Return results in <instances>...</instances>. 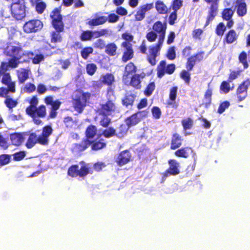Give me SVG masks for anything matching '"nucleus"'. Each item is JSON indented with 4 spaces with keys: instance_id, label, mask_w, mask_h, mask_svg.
I'll use <instances>...</instances> for the list:
<instances>
[{
    "instance_id": "8fccbe9b",
    "label": "nucleus",
    "mask_w": 250,
    "mask_h": 250,
    "mask_svg": "<svg viewBox=\"0 0 250 250\" xmlns=\"http://www.w3.org/2000/svg\"><path fill=\"white\" fill-rule=\"evenodd\" d=\"M228 80L227 81H223L220 85V90L222 92L226 94L230 90V85Z\"/></svg>"
},
{
    "instance_id": "c03bdc74",
    "label": "nucleus",
    "mask_w": 250,
    "mask_h": 250,
    "mask_svg": "<svg viewBox=\"0 0 250 250\" xmlns=\"http://www.w3.org/2000/svg\"><path fill=\"white\" fill-rule=\"evenodd\" d=\"M115 162L119 166H123L125 164V150L121 151L119 153L116 158Z\"/></svg>"
},
{
    "instance_id": "49530a36",
    "label": "nucleus",
    "mask_w": 250,
    "mask_h": 250,
    "mask_svg": "<svg viewBox=\"0 0 250 250\" xmlns=\"http://www.w3.org/2000/svg\"><path fill=\"white\" fill-rule=\"evenodd\" d=\"M128 126H132L136 125L139 122L137 114H134L126 119Z\"/></svg>"
},
{
    "instance_id": "09e8293b",
    "label": "nucleus",
    "mask_w": 250,
    "mask_h": 250,
    "mask_svg": "<svg viewBox=\"0 0 250 250\" xmlns=\"http://www.w3.org/2000/svg\"><path fill=\"white\" fill-rule=\"evenodd\" d=\"M137 68L133 63L129 62L126 65V76L135 74Z\"/></svg>"
},
{
    "instance_id": "423d86ee",
    "label": "nucleus",
    "mask_w": 250,
    "mask_h": 250,
    "mask_svg": "<svg viewBox=\"0 0 250 250\" xmlns=\"http://www.w3.org/2000/svg\"><path fill=\"white\" fill-rule=\"evenodd\" d=\"M26 114L32 118L34 124L41 125L43 124V122L40 118H44L46 117V108L44 105L42 104L32 109Z\"/></svg>"
},
{
    "instance_id": "69168bd1",
    "label": "nucleus",
    "mask_w": 250,
    "mask_h": 250,
    "mask_svg": "<svg viewBox=\"0 0 250 250\" xmlns=\"http://www.w3.org/2000/svg\"><path fill=\"white\" fill-rule=\"evenodd\" d=\"M93 46L95 48L102 49L105 47L106 45L103 40L99 39L94 43Z\"/></svg>"
},
{
    "instance_id": "7ed1b4c3",
    "label": "nucleus",
    "mask_w": 250,
    "mask_h": 250,
    "mask_svg": "<svg viewBox=\"0 0 250 250\" xmlns=\"http://www.w3.org/2000/svg\"><path fill=\"white\" fill-rule=\"evenodd\" d=\"M80 164L83 165L80 169L78 165H73L68 168L67 175L69 176L72 178L79 176L83 178L88 174H92L93 173L91 168L88 167L83 161H81Z\"/></svg>"
},
{
    "instance_id": "c85d7f7f",
    "label": "nucleus",
    "mask_w": 250,
    "mask_h": 250,
    "mask_svg": "<svg viewBox=\"0 0 250 250\" xmlns=\"http://www.w3.org/2000/svg\"><path fill=\"white\" fill-rule=\"evenodd\" d=\"M155 8L160 14H166L168 12L167 6L165 4L163 1L158 0L155 2Z\"/></svg>"
},
{
    "instance_id": "b1692460",
    "label": "nucleus",
    "mask_w": 250,
    "mask_h": 250,
    "mask_svg": "<svg viewBox=\"0 0 250 250\" xmlns=\"http://www.w3.org/2000/svg\"><path fill=\"white\" fill-rule=\"evenodd\" d=\"M10 139L12 145L19 146L24 140L23 136L21 133H14L10 135Z\"/></svg>"
},
{
    "instance_id": "6e6552de",
    "label": "nucleus",
    "mask_w": 250,
    "mask_h": 250,
    "mask_svg": "<svg viewBox=\"0 0 250 250\" xmlns=\"http://www.w3.org/2000/svg\"><path fill=\"white\" fill-rule=\"evenodd\" d=\"M176 69V66L174 63L167 64L165 60L161 61L157 65L156 71L157 77L161 79L167 74H172Z\"/></svg>"
},
{
    "instance_id": "6e6d98bb",
    "label": "nucleus",
    "mask_w": 250,
    "mask_h": 250,
    "mask_svg": "<svg viewBox=\"0 0 250 250\" xmlns=\"http://www.w3.org/2000/svg\"><path fill=\"white\" fill-rule=\"evenodd\" d=\"M196 61L194 59V57L190 56L188 57L186 63V67L188 71L192 70L196 63Z\"/></svg>"
},
{
    "instance_id": "58836bf2",
    "label": "nucleus",
    "mask_w": 250,
    "mask_h": 250,
    "mask_svg": "<svg viewBox=\"0 0 250 250\" xmlns=\"http://www.w3.org/2000/svg\"><path fill=\"white\" fill-rule=\"evenodd\" d=\"M190 71H188L187 70H182L180 73V78L183 80L185 83L189 84L190 81V73H189Z\"/></svg>"
},
{
    "instance_id": "ddd939ff",
    "label": "nucleus",
    "mask_w": 250,
    "mask_h": 250,
    "mask_svg": "<svg viewBox=\"0 0 250 250\" xmlns=\"http://www.w3.org/2000/svg\"><path fill=\"white\" fill-rule=\"evenodd\" d=\"M44 102L46 105L51 106V109L49 113L48 119L55 118L57 116V110L61 105V102L59 100L53 101V97L52 96H47L44 99Z\"/></svg>"
},
{
    "instance_id": "5701e85b",
    "label": "nucleus",
    "mask_w": 250,
    "mask_h": 250,
    "mask_svg": "<svg viewBox=\"0 0 250 250\" xmlns=\"http://www.w3.org/2000/svg\"><path fill=\"white\" fill-rule=\"evenodd\" d=\"M64 26H63V29L62 31H59L57 29H55V31H52L50 35V42L52 43L61 42L62 41V38L61 34V32H63L64 30Z\"/></svg>"
},
{
    "instance_id": "72a5a7b5",
    "label": "nucleus",
    "mask_w": 250,
    "mask_h": 250,
    "mask_svg": "<svg viewBox=\"0 0 250 250\" xmlns=\"http://www.w3.org/2000/svg\"><path fill=\"white\" fill-rule=\"evenodd\" d=\"M105 48V52L107 54L111 56L115 55L117 47L114 43L107 44Z\"/></svg>"
},
{
    "instance_id": "39448f33",
    "label": "nucleus",
    "mask_w": 250,
    "mask_h": 250,
    "mask_svg": "<svg viewBox=\"0 0 250 250\" xmlns=\"http://www.w3.org/2000/svg\"><path fill=\"white\" fill-rule=\"evenodd\" d=\"M1 82L7 87H0V97H6L7 94H9L10 93L16 92V83L12 81L9 73H4Z\"/></svg>"
},
{
    "instance_id": "774afa93",
    "label": "nucleus",
    "mask_w": 250,
    "mask_h": 250,
    "mask_svg": "<svg viewBox=\"0 0 250 250\" xmlns=\"http://www.w3.org/2000/svg\"><path fill=\"white\" fill-rule=\"evenodd\" d=\"M152 114L153 117L156 119H159L161 115V111L159 107L157 106H154L151 109Z\"/></svg>"
},
{
    "instance_id": "680f3d73",
    "label": "nucleus",
    "mask_w": 250,
    "mask_h": 250,
    "mask_svg": "<svg viewBox=\"0 0 250 250\" xmlns=\"http://www.w3.org/2000/svg\"><path fill=\"white\" fill-rule=\"evenodd\" d=\"M155 83L154 82H151L149 83L146 88L145 90V94L147 96H149L151 95L153 92V91L155 89Z\"/></svg>"
},
{
    "instance_id": "9d476101",
    "label": "nucleus",
    "mask_w": 250,
    "mask_h": 250,
    "mask_svg": "<svg viewBox=\"0 0 250 250\" xmlns=\"http://www.w3.org/2000/svg\"><path fill=\"white\" fill-rule=\"evenodd\" d=\"M43 26V24L41 20L34 19L24 23L23 30L27 34L36 33L41 30Z\"/></svg>"
},
{
    "instance_id": "0eeeda50",
    "label": "nucleus",
    "mask_w": 250,
    "mask_h": 250,
    "mask_svg": "<svg viewBox=\"0 0 250 250\" xmlns=\"http://www.w3.org/2000/svg\"><path fill=\"white\" fill-rule=\"evenodd\" d=\"M89 92L83 93L81 96H77L72 101L73 107L75 111L81 113L86 105L87 100L90 97Z\"/></svg>"
},
{
    "instance_id": "c756f323",
    "label": "nucleus",
    "mask_w": 250,
    "mask_h": 250,
    "mask_svg": "<svg viewBox=\"0 0 250 250\" xmlns=\"http://www.w3.org/2000/svg\"><path fill=\"white\" fill-rule=\"evenodd\" d=\"M167 29L166 23L163 24L160 21H156L153 26V29L157 33H166Z\"/></svg>"
},
{
    "instance_id": "7c9ffc66",
    "label": "nucleus",
    "mask_w": 250,
    "mask_h": 250,
    "mask_svg": "<svg viewBox=\"0 0 250 250\" xmlns=\"http://www.w3.org/2000/svg\"><path fill=\"white\" fill-rule=\"evenodd\" d=\"M102 82L103 84L111 86L115 81L114 76L111 73H107L102 76Z\"/></svg>"
},
{
    "instance_id": "4c0bfd02",
    "label": "nucleus",
    "mask_w": 250,
    "mask_h": 250,
    "mask_svg": "<svg viewBox=\"0 0 250 250\" xmlns=\"http://www.w3.org/2000/svg\"><path fill=\"white\" fill-rule=\"evenodd\" d=\"M181 123L184 130L190 129L193 125V121L189 117L182 120Z\"/></svg>"
},
{
    "instance_id": "f704fd0d",
    "label": "nucleus",
    "mask_w": 250,
    "mask_h": 250,
    "mask_svg": "<svg viewBox=\"0 0 250 250\" xmlns=\"http://www.w3.org/2000/svg\"><path fill=\"white\" fill-rule=\"evenodd\" d=\"M247 12V4L245 2L238 4L237 8V14L239 17L245 16Z\"/></svg>"
},
{
    "instance_id": "dca6fc26",
    "label": "nucleus",
    "mask_w": 250,
    "mask_h": 250,
    "mask_svg": "<svg viewBox=\"0 0 250 250\" xmlns=\"http://www.w3.org/2000/svg\"><path fill=\"white\" fill-rule=\"evenodd\" d=\"M250 82L249 80L243 81L237 88L236 95L238 102H241L245 99L248 95V89Z\"/></svg>"
},
{
    "instance_id": "aec40b11",
    "label": "nucleus",
    "mask_w": 250,
    "mask_h": 250,
    "mask_svg": "<svg viewBox=\"0 0 250 250\" xmlns=\"http://www.w3.org/2000/svg\"><path fill=\"white\" fill-rule=\"evenodd\" d=\"M238 36L239 35L236 33L235 30L230 29L225 34L223 42L227 44H231L237 41Z\"/></svg>"
},
{
    "instance_id": "1a4fd4ad",
    "label": "nucleus",
    "mask_w": 250,
    "mask_h": 250,
    "mask_svg": "<svg viewBox=\"0 0 250 250\" xmlns=\"http://www.w3.org/2000/svg\"><path fill=\"white\" fill-rule=\"evenodd\" d=\"M204 1L207 4H210L208 15L206 18V22L204 25L205 27H206L217 16L220 0H204Z\"/></svg>"
},
{
    "instance_id": "e433bc0d",
    "label": "nucleus",
    "mask_w": 250,
    "mask_h": 250,
    "mask_svg": "<svg viewBox=\"0 0 250 250\" xmlns=\"http://www.w3.org/2000/svg\"><path fill=\"white\" fill-rule=\"evenodd\" d=\"M247 59V54L245 51H243L239 54L238 56L239 61L242 63L244 69L248 68L249 66Z\"/></svg>"
},
{
    "instance_id": "20e7f679",
    "label": "nucleus",
    "mask_w": 250,
    "mask_h": 250,
    "mask_svg": "<svg viewBox=\"0 0 250 250\" xmlns=\"http://www.w3.org/2000/svg\"><path fill=\"white\" fill-rule=\"evenodd\" d=\"M25 4V0H13L10 11L12 17L16 20H22L26 17Z\"/></svg>"
},
{
    "instance_id": "4468645a",
    "label": "nucleus",
    "mask_w": 250,
    "mask_h": 250,
    "mask_svg": "<svg viewBox=\"0 0 250 250\" xmlns=\"http://www.w3.org/2000/svg\"><path fill=\"white\" fill-rule=\"evenodd\" d=\"M108 30L106 29H102L100 30H85L82 32L80 39L82 41H90L92 38H97L106 34Z\"/></svg>"
},
{
    "instance_id": "a18cd8bd",
    "label": "nucleus",
    "mask_w": 250,
    "mask_h": 250,
    "mask_svg": "<svg viewBox=\"0 0 250 250\" xmlns=\"http://www.w3.org/2000/svg\"><path fill=\"white\" fill-rule=\"evenodd\" d=\"M93 52V49L92 47H85L83 48L81 52V56L84 60H86L89 55L92 54Z\"/></svg>"
},
{
    "instance_id": "4d7b16f0",
    "label": "nucleus",
    "mask_w": 250,
    "mask_h": 250,
    "mask_svg": "<svg viewBox=\"0 0 250 250\" xmlns=\"http://www.w3.org/2000/svg\"><path fill=\"white\" fill-rule=\"evenodd\" d=\"M133 53L131 44L126 42V61L133 58Z\"/></svg>"
},
{
    "instance_id": "2eb2a0df",
    "label": "nucleus",
    "mask_w": 250,
    "mask_h": 250,
    "mask_svg": "<svg viewBox=\"0 0 250 250\" xmlns=\"http://www.w3.org/2000/svg\"><path fill=\"white\" fill-rule=\"evenodd\" d=\"M169 167L162 174L163 179L165 180L170 176H175L180 172V163L175 159H169L168 161Z\"/></svg>"
},
{
    "instance_id": "2f4dec72",
    "label": "nucleus",
    "mask_w": 250,
    "mask_h": 250,
    "mask_svg": "<svg viewBox=\"0 0 250 250\" xmlns=\"http://www.w3.org/2000/svg\"><path fill=\"white\" fill-rule=\"evenodd\" d=\"M129 84L136 89H140L141 87L140 75L139 74L133 75L131 77Z\"/></svg>"
},
{
    "instance_id": "e2e57ef3",
    "label": "nucleus",
    "mask_w": 250,
    "mask_h": 250,
    "mask_svg": "<svg viewBox=\"0 0 250 250\" xmlns=\"http://www.w3.org/2000/svg\"><path fill=\"white\" fill-rule=\"evenodd\" d=\"M44 59V56L42 54H36L35 56L34 55L31 57L30 60H32V63L33 64H39L42 61H43Z\"/></svg>"
},
{
    "instance_id": "de8ad7c7",
    "label": "nucleus",
    "mask_w": 250,
    "mask_h": 250,
    "mask_svg": "<svg viewBox=\"0 0 250 250\" xmlns=\"http://www.w3.org/2000/svg\"><path fill=\"white\" fill-rule=\"evenodd\" d=\"M183 0H173L170 5V8L174 11L177 12L183 6Z\"/></svg>"
},
{
    "instance_id": "f03ea898",
    "label": "nucleus",
    "mask_w": 250,
    "mask_h": 250,
    "mask_svg": "<svg viewBox=\"0 0 250 250\" xmlns=\"http://www.w3.org/2000/svg\"><path fill=\"white\" fill-rule=\"evenodd\" d=\"M15 43L17 44L16 46L11 43L8 44L6 47L7 55L20 59L22 62H29L34 53L30 51L24 50L20 42Z\"/></svg>"
},
{
    "instance_id": "ea45409f",
    "label": "nucleus",
    "mask_w": 250,
    "mask_h": 250,
    "mask_svg": "<svg viewBox=\"0 0 250 250\" xmlns=\"http://www.w3.org/2000/svg\"><path fill=\"white\" fill-rule=\"evenodd\" d=\"M30 105L28 106L25 109L26 113L28 111H30L32 109L37 107L38 104V100L36 96H33L30 99L29 102Z\"/></svg>"
},
{
    "instance_id": "79ce46f5",
    "label": "nucleus",
    "mask_w": 250,
    "mask_h": 250,
    "mask_svg": "<svg viewBox=\"0 0 250 250\" xmlns=\"http://www.w3.org/2000/svg\"><path fill=\"white\" fill-rule=\"evenodd\" d=\"M226 30V26L222 22H219L215 28V33L218 36H222Z\"/></svg>"
},
{
    "instance_id": "a211bd4d",
    "label": "nucleus",
    "mask_w": 250,
    "mask_h": 250,
    "mask_svg": "<svg viewBox=\"0 0 250 250\" xmlns=\"http://www.w3.org/2000/svg\"><path fill=\"white\" fill-rule=\"evenodd\" d=\"M90 140L87 138H83L82 141L79 143H75L73 146V150L78 153H81L90 146Z\"/></svg>"
},
{
    "instance_id": "a878e982",
    "label": "nucleus",
    "mask_w": 250,
    "mask_h": 250,
    "mask_svg": "<svg viewBox=\"0 0 250 250\" xmlns=\"http://www.w3.org/2000/svg\"><path fill=\"white\" fill-rule=\"evenodd\" d=\"M107 19L104 16L98 17L95 19L90 20L87 23L90 26H98L104 24L107 21Z\"/></svg>"
},
{
    "instance_id": "412c9836",
    "label": "nucleus",
    "mask_w": 250,
    "mask_h": 250,
    "mask_svg": "<svg viewBox=\"0 0 250 250\" xmlns=\"http://www.w3.org/2000/svg\"><path fill=\"white\" fill-rule=\"evenodd\" d=\"M193 152V149L189 146L182 147L174 152V155L177 157L188 158Z\"/></svg>"
},
{
    "instance_id": "0e129e2a",
    "label": "nucleus",
    "mask_w": 250,
    "mask_h": 250,
    "mask_svg": "<svg viewBox=\"0 0 250 250\" xmlns=\"http://www.w3.org/2000/svg\"><path fill=\"white\" fill-rule=\"evenodd\" d=\"M103 118L100 121V125L104 127H107L111 123V119L108 116H103Z\"/></svg>"
},
{
    "instance_id": "6ab92c4d",
    "label": "nucleus",
    "mask_w": 250,
    "mask_h": 250,
    "mask_svg": "<svg viewBox=\"0 0 250 250\" xmlns=\"http://www.w3.org/2000/svg\"><path fill=\"white\" fill-rule=\"evenodd\" d=\"M183 141L182 136L177 133H173L171 136L170 149L175 150L179 148L182 145Z\"/></svg>"
},
{
    "instance_id": "cd10ccee",
    "label": "nucleus",
    "mask_w": 250,
    "mask_h": 250,
    "mask_svg": "<svg viewBox=\"0 0 250 250\" xmlns=\"http://www.w3.org/2000/svg\"><path fill=\"white\" fill-rule=\"evenodd\" d=\"M212 95V90L211 88H208L206 91L203 99V105L205 107L208 108L211 104Z\"/></svg>"
},
{
    "instance_id": "864d4df0",
    "label": "nucleus",
    "mask_w": 250,
    "mask_h": 250,
    "mask_svg": "<svg viewBox=\"0 0 250 250\" xmlns=\"http://www.w3.org/2000/svg\"><path fill=\"white\" fill-rule=\"evenodd\" d=\"M97 67L94 63H88L86 65V70L87 73L90 75L92 76L96 71Z\"/></svg>"
},
{
    "instance_id": "473e14b6",
    "label": "nucleus",
    "mask_w": 250,
    "mask_h": 250,
    "mask_svg": "<svg viewBox=\"0 0 250 250\" xmlns=\"http://www.w3.org/2000/svg\"><path fill=\"white\" fill-rule=\"evenodd\" d=\"M1 98H6L4 101V104L9 109H12L16 107L18 104V102L17 100H14L10 98L8 94H7L6 97H0Z\"/></svg>"
},
{
    "instance_id": "603ef678",
    "label": "nucleus",
    "mask_w": 250,
    "mask_h": 250,
    "mask_svg": "<svg viewBox=\"0 0 250 250\" xmlns=\"http://www.w3.org/2000/svg\"><path fill=\"white\" fill-rule=\"evenodd\" d=\"M26 153L25 151H20L15 152L13 154V160L15 161H20L22 160L26 156Z\"/></svg>"
},
{
    "instance_id": "f3484780",
    "label": "nucleus",
    "mask_w": 250,
    "mask_h": 250,
    "mask_svg": "<svg viewBox=\"0 0 250 250\" xmlns=\"http://www.w3.org/2000/svg\"><path fill=\"white\" fill-rule=\"evenodd\" d=\"M153 7V3H147L140 6L135 15V20L137 21L143 20L145 17L146 12L151 9Z\"/></svg>"
},
{
    "instance_id": "13d9d810",
    "label": "nucleus",
    "mask_w": 250,
    "mask_h": 250,
    "mask_svg": "<svg viewBox=\"0 0 250 250\" xmlns=\"http://www.w3.org/2000/svg\"><path fill=\"white\" fill-rule=\"evenodd\" d=\"M230 106V103L228 101H225L220 103L218 110L217 112L219 114L223 113L225 110Z\"/></svg>"
},
{
    "instance_id": "4be33fe9",
    "label": "nucleus",
    "mask_w": 250,
    "mask_h": 250,
    "mask_svg": "<svg viewBox=\"0 0 250 250\" xmlns=\"http://www.w3.org/2000/svg\"><path fill=\"white\" fill-rule=\"evenodd\" d=\"M90 143L91 150L93 151H98L105 148L106 146L105 140L102 138L97 139L92 141L90 140Z\"/></svg>"
},
{
    "instance_id": "f257e3e1",
    "label": "nucleus",
    "mask_w": 250,
    "mask_h": 250,
    "mask_svg": "<svg viewBox=\"0 0 250 250\" xmlns=\"http://www.w3.org/2000/svg\"><path fill=\"white\" fill-rule=\"evenodd\" d=\"M53 131L51 126L46 125L42 128V132L39 136H38L35 132L30 133L25 143L26 147L31 149L37 144L42 146H47L49 144V137L52 134Z\"/></svg>"
},
{
    "instance_id": "f8f14e48",
    "label": "nucleus",
    "mask_w": 250,
    "mask_h": 250,
    "mask_svg": "<svg viewBox=\"0 0 250 250\" xmlns=\"http://www.w3.org/2000/svg\"><path fill=\"white\" fill-rule=\"evenodd\" d=\"M116 105L111 100H108L104 104H100L96 112L97 114L101 116H110L116 110Z\"/></svg>"
},
{
    "instance_id": "3c124183",
    "label": "nucleus",
    "mask_w": 250,
    "mask_h": 250,
    "mask_svg": "<svg viewBox=\"0 0 250 250\" xmlns=\"http://www.w3.org/2000/svg\"><path fill=\"white\" fill-rule=\"evenodd\" d=\"M22 62L21 60L16 58L11 57L8 62V66L12 68L18 67L20 63Z\"/></svg>"
},
{
    "instance_id": "9b49d317",
    "label": "nucleus",
    "mask_w": 250,
    "mask_h": 250,
    "mask_svg": "<svg viewBox=\"0 0 250 250\" xmlns=\"http://www.w3.org/2000/svg\"><path fill=\"white\" fill-rule=\"evenodd\" d=\"M50 17L51 19V24L55 29L62 31L64 26L62 21V16L61 14V9L55 8L50 13Z\"/></svg>"
},
{
    "instance_id": "bb28decb",
    "label": "nucleus",
    "mask_w": 250,
    "mask_h": 250,
    "mask_svg": "<svg viewBox=\"0 0 250 250\" xmlns=\"http://www.w3.org/2000/svg\"><path fill=\"white\" fill-rule=\"evenodd\" d=\"M97 132V129L96 126L94 125H89L86 128L85 131V138L88 140L93 139Z\"/></svg>"
},
{
    "instance_id": "bf43d9fd",
    "label": "nucleus",
    "mask_w": 250,
    "mask_h": 250,
    "mask_svg": "<svg viewBox=\"0 0 250 250\" xmlns=\"http://www.w3.org/2000/svg\"><path fill=\"white\" fill-rule=\"evenodd\" d=\"M174 46L170 47L166 55V56L169 60H173L176 58V52Z\"/></svg>"
},
{
    "instance_id": "393cba45",
    "label": "nucleus",
    "mask_w": 250,
    "mask_h": 250,
    "mask_svg": "<svg viewBox=\"0 0 250 250\" xmlns=\"http://www.w3.org/2000/svg\"><path fill=\"white\" fill-rule=\"evenodd\" d=\"M29 70L22 68L17 71V77L19 83H23L29 78Z\"/></svg>"
},
{
    "instance_id": "338daca9",
    "label": "nucleus",
    "mask_w": 250,
    "mask_h": 250,
    "mask_svg": "<svg viewBox=\"0 0 250 250\" xmlns=\"http://www.w3.org/2000/svg\"><path fill=\"white\" fill-rule=\"evenodd\" d=\"M177 19V12L173 11L168 17V23L170 25H173L175 23Z\"/></svg>"
},
{
    "instance_id": "5fc2aeb1",
    "label": "nucleus",
    "mask_w": 250,
    "mask_h": 250,
    "mask_svg": "<svg viewBox=\"0 0 250 250\" xmlns=\"http://www.w3.org/2000/svg\"><path fill=\"white\" fill-rule=\"evenodd\" d=\"M115 134L116 130L113 127H109L108 129H104L102 133V135L107 138L113 137Z\"/></svg>"
},
{
    "instance_id": "052dcab7",
    "label": "nucleus",
    "mask_w": 250,
    "mask_h": 250,
    "mask_svg": "<svg viewBox=\"0 0 250 250\" xmlns=\"http://www.w3.org/2000/svg\"><path fill=\"white\" fill-rule=\"evenodd\" d=\"M36 90V86L34 83H27L24 85L23 91L27 93H31Z\"/></svg>"
},
{
    "instance_id": "37998d69",
    "label": "nucleus",
    "mask_w": 250,
    "mask_h": 250,
    "mask_svg": "<svg viewBox=\"0 0 250 250\" xmlns=\"http://www.w3.org/2000/svg\"><path fill=\"white\" fill-rule=\"evenodd\" d=\"M11 155L2 154L0 155V167L5 166L11 162Z\"/></svg>"
},
{
    "instance_id": "c9c22d12",
    "label": "nucleus",
    "mask_w": 250,
    "mask_h": 250,
    "mask_svg": "<svg viewBox=\"0 0 250 250\" xmlns=\"http://www.w3.org/2000/svg\"><path fill=\"white\" fill-rule=\"evenodd\" d=\"M234 11L231 8H225L222 12V18L224 20H229L232 18Z\"/></svg>"
},
{
    "instance_id": "a19ab883",
    "label": "nucleus",
    "mask_w": 250,
    "mask_h": 250,
    "mask_svg": "<svg viewBox=\"0 0 250 250\" xmlns=\"http://www.w3.org/2000/svg\"><path fill=\"white\" fill-rule=\"evenodd\" d=\"M46 4L42 0L36 4L33 7H35V10L39 14H42L46 8Z\"/></svg>"
}]
</instances>
